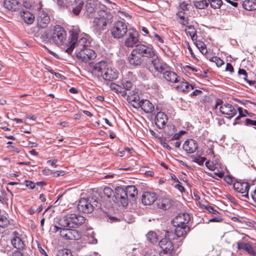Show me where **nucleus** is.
Wrapping results in <instances>:
<instances>
[{"label": "nucleus", "instance_id": "nucleus-1", "mask_svg": "<svg viewBox=\"0 0 256 256\" xmlns=\"http://www.w3.org/2000/svg\"><path fill=\"white\" fill-rule=\"evenodd\" d=\"M40 38L44 44L53 43L59 46L65 43L66 32L62 26L56 25L52 33L50 34L49 30H46L41 34Z\"/></svg>", "mask_w": 256, "mask_h": 256}, {"label": "nucleus", "instance_id": "nucleus-2", "mask_svg": "<svg viewBox=\"0 0 256 256\" xmlns=\"http://www.w3.org/2000/svg\"><path fill=\"white\" fill-rule=\"evenodd\" d=\"M80 30L73 28L70 32V41L68 47L66 52L70 54L74 48L78 47L79 50L83 49L84 47L88 46L90 44L89 36L86 34H79Z\"/></svg>", "mask_w": 256, "mask_h": 256}, {"label": "nucleus", "instance_id": "nucleus-3", "mask_svg": "<svg viewBox=\"0 0 256 256\" xmlns=\"http://www.w3.org/2000/svg\"><path fill=\"white\" fill-rule=\"evenodd\" d=\"M113 16L107 10H100L98 12V16L95 17L93 22L94 29L102 32L106 29L107 26L112 22Z\"/></svg>", "mask_w": 256, "mask_h": 256}, {"label": "nucleus", "instance_id": "nucleus-4", "mask_svg": "<svg viewBox=\"0 0 256 256\" xmlns=\"http://www.w3.org/2000/svg\"><path fill=\"white\" fill-rule=\"evenodd\" d=\"M96 0H70V3L74 6L72 12L76 16L80 14L83 6L86 2V14L88 16L95 12L96 8Z\"/></svg>", "mask_w": 256, "mask_h": 256}, {"label": "nucleus", "instance_id": "nucleus-5", "mask_svg": "<svg viewBox=\"0 0 256 256\" xmlns=\"http://www.w3.org/2000/svg\"><path fill=\"white\" fill-rule=\"evenodd\" d=\"M85 218L78 214L68 213L59 220L58 224L63 227L76 228L84 223Z\"/></svg>", "mask_w": 256, "mask_h": 256}, {"label": "nucleus", "instance_id": "nucleus-6", "mask_svg": "<svg viewBox=\"0 0 256 256\" xmlns=\"http://www.w3.org/2000/svg\"><path fill=\"white\" fill-rule=\"evenodd\" d=\"M101 204L98 198L94 196L86 198H82L77 206L78 210L86 214L92 212L94 208H100Z\"/></svg>", "mask_w": 256, "mask_h": 256}, {"label": "nucleus", "instance_id": "nucleus-7", "mask_svg": "<svg viewBox=\"0 0 256 256\" xmlns=\"http://www.w3.org/2000/svg\"><path fill=\"white\" fill-rule=\"evenodd\" d=\"M128 32V26L124 21L118 20L115 22L110 30L112 36L115 39L122 38Z\"/></svg>", "mask_w": 256, "mask_h": 256}, {"label": "nucleus", "instance_id": "nucleus-8", "mask_svg": "<svg viewBox=\"0 0 256 256\" xmlns=\"http://www.w3.org/2000/svg\"><path fill=\"white\" fill-rule=\"evenodd\" d=\"M174 226L176 227L174 232L170 231L165 232V236L169 240H175L176 238H184L190 230V228L187 225H179Z\"/></svg>", "mask_w": 256, "mask_h": 256}, {"label": "nucleus", "instance_id": "nucleus-9", "mask_svg": "<svg viewBox=\"0 0 256 256\" xmlns=\"http://www.w3.org/2000/svg\"><path fill=\"white\" fill-rule=\"evenodd\" d=\"M139 56L147 58H152L156 55V51L151 44H138L134 48Z\"/></svg>", "mask_w": 256, "mask_h": 256}, {"label": "nucleus", "instance_id": "nucleus-10", "mask_svg": "<svg viewBox=\"0 0 256 256\" xmlns=\"http://www.w3.org/2000/svg\"><path fill=\"white\" fill-rule=\"evenodd\" d=\"M219 105H220L218 108L220 112L226 115V117L228 118H231L237 114L236 110L231 104L226 102H222V104H220V102H218L216 105L215 108L217 109Z\"/></svg>", "mask_w": 256, "mask_h": 256}, {"label": "nucleus", "instance_id": "nucleus-11", "mask_svg": "<svg viewBox=\"0 0 256 256\" xmlns=\"http://www.w3.org/2000/svg\"><path fill=\"white\" fill-rule=\"evenodd\" d=\"M139 42V34L134 30H130L124 40V46L126 48H132L138 44Z\"/></svg>", "mask_w": 256, "mask_h": 256}, {"label": "nucleus", "instance_id": "nucleus-12", "mask_svg": "<svg viewBox=\"0 0 256 256\" xmlns=\"http://www.w3.org/2000/svg\"><path fill=\"white\" fill-rule=\"evenodd\" d=\"M114 202L120 203L123 206H128V198L126 194L124 188L118 186L115 188Z\"/></svg>", "mask_w": 256, "mask_h": 256}, {"label": "nucleus", "instance_id": "nucleus-13", "mask_svg": "<svg viewBox=\"0 0 256 256\" xmlns=\"http://www.w3.org/2000/svg\"><path fill=\"white\" fill-rule=\"evenodd\" d=\"M172 240H169L165 236V238L162 239L158 244L163 250L162 256H172L174 248V244L172 242Z\"/></svg>", "mask_w": 256, "mask_h": 256}, {"label": "nucleus", "instance_id": "nucleus-14", "mask_svg": "<svg viewBox=\"0 0 256 256\" xmlns=\"http://www.w3.org/2000/svg\"><path fill=\"white\" fill-rule=\"evenodd\" d=\"M151 58L150 64L154 68L156 72L162 74L167 70L168 66L158 56L156 53L154 56Z\"/></svg>", "mask_w": 256, "mask_h": 256}, {"label": "nucleus", "instance_id": "nucleus-15", "mask_svg": "<svg viewBox=\"0 0 256 256\" xmlns=\"http://www.w3.org/2000/svg\"><path fill=\"white\" fill-rule=\"evenodd\" d=\"M96 56L95 52L90 48H83L77 53V57L84 62L93 60Z\"/></svg>", "mask_w": 256, "mask_h": 256}, {"label": "nucleus", "instance_id": "nucleus-16", "mask_svg": "<svg viewBox=\"0 0 256 256\" xmlns=\"http://www.w3.org/2000/svg\"><path fill=\"white\" fill-rule=\"evenodd\" d=\"M234 188L238 192L243 194V197L249 198L248 192L250 186L248 183L236 182L234 184Z\"/></svg>", "mask_w": 256, "mask_h": 256}, {"label": "nucleus", "instance_id": "nucleus-17", "mask_svg": "<svg viewBox=\"0 0 256 256\" xmlns=\"http://www.w3.org/2000/svg\"><path fill=\"white\" fill-rule=\"evenodd\" d=\"M108 66V64L104 61L98 62L92 66V74L98 78H100Z\"/></svg>", "mask_w": 256, "mask_h": 256}, {"label": "nucleus", "instance_id": "nucleus-18", "mask_svg": "<svg viewBox=\"0 0 256 256\" xmlns=\"http://www.w3.org/2000/svg\"><path fill=\"white\" fill-rule=\"evenodd\" d=\"M50 19L48 14L43 10L40 11L37 18L38 26L41 28H46Z\"/></svg>", "mask_w": 256, "mask_h": 256}, {"label": "nucleus", "instance_id": "nucleus-19", "mask_svg": "<svg viewBox=\"0 0 256 256\" xmlns=\"http://www.w3.org/2000/svg\"><path fill=\"white\" fill-rule=\"evenodd\" d=\"M190 220V215L188 213H182L177 215L173 220L172 222L174 226L179 225H186Z\"/></svg>", "mask_w": 256, "mask_h": 256}, {"label": "nucleus", "instance_id": "nucleus-20", "mask_svg": "<svg viewBox=\"0 0 256 256\" xmlns=\"http://www.w3.org/2000/svg\"><path fill=\"white\" fill-rule=\"evenodd\" d=\"M182 148L188 154L194 153L198 148V144L194 140L188 139L183 144Z\"/></svg>", "mask_w": 256, "mask_h": 256}, {"label": "nucleus", "instance_id": "nucleus-21", "mask_svg": "<svg viewBox=\"0 0 256 256\" xmlns=\"http://www.w3.org/2000/svg\"><path fill=\"white\" fill-rule=\"evenodd\" d=\"M168 121L167 115L163 112H158L155 116V124L156 126L160 128H163Z\"/></svg>", "mask_w": 256, "mask_h": 256}, {"label": "nucleus", "instance_id": "nucleus-22", "mask_svg": "<svg viewBox=\"0 0 256 256\" xmlns=\"http://www.w3.org/2000/svg\"><path fill=\"white\" fill-rule=\"evenodd\" d=\"M101 77L106 80L112 81L117 78L118 72L116 70L108 66Z\"/></svg>", "mask_w": 256, "mask_h": 256}, {"label": "nucleus", "instance_id": "nucleus-23", "mask_svg": "<svg viewBox=\"0 0 256 256\" xmlns=\"http://www.w3.org/2000/svg\"><path fill=\"white\" fill-rule=\"evenodd\" d=\"M157 199L156 194L154 192H145L143 193L142 202L144 205H150Z\"/></svg>", "mask_w": 256, "mask_h": 256}, {"label": "nucleus", "instance_id": "nucleus-24", "mask_svg": "<svg viewBox=\"0 0 256 256\" xmlns=\"http://www.w3.org/2000/svg\"><path fill=\"white\" fill-rule=\"evenodd\" d=\"M128 60L130 64L134 66H140L143 61L141 56L138 55L134 49L131 52Z\"/></svg>", "mask_w": 256, "mask_h": 256}, {"label": "nucleus", "instance_id": "nucleus-25", "mask_svg": "<svg viewBox=\"0 0 256 256\" xmlns=\"http://www.w3.org/2000/svg\"><path fill=\"white\" fill-rule=\"evenodd\" d=\"M4 7L12 12H16L20 10V4L16 0H4Z\"/></svg>", "mask_w": 256, "mask_h": 256}, {"label": "nucleus", "instance_id": "nucleus-26", "mask_svg": "<svg viewBox=\"0 0 256 256\" xmlns=\"http://www.w3.org/2000/svg\"><path fill=\"white\" fill-rule=\"evenodd\" d=\"M136 107H140L146 113H151L154 110L153 104L147 100H141L138 102Z\"/></svg>", "mask_w": 256, "mask_h": 256}, {"label": "nucleus", "instance_id": "nucleus-27", "mask_svg": "<svg viewBox=\"0 0 256 256\" xmlns=\"http://www.w3.org/2000/svg\"><path fill=\"white\" fill-rule=\"evenodd\" d=\"M20 16L23 21L28 24H32L34 20V15L27 10L21 11Z\"/></svg>", "mask_w": 256, "mask_h": 256}, {"label": "nucleus", "instance_id": "nucleus-28", "mask_svg": "<svg viewBox=\"0 0 256 256\" xmlns=\"http://www.w3.org/2000/svg\"><path fill=\"white\" fill-rule=\"evenodd\" d=\"M162 74H163L164 77L168 81L174 83L178 82V76L175 72L170 70L169 66H168L166 70L162 72Z\"/></svg>", "mask_w": 256, "mask_h": 256}, {"label": "nucleus", "instance_id": "nucleus-29", "mask_svg": "<svg viewBox=\"0 0 256 256\" xmlns=\"http://www.w3.org/2000/svg\"><path fill=\"white\" fill-rule=\"evenodd\" d=\"M127 198H128V202L132 198V200L135 199V198L138 195V190L136 187L134 186H128L124 188Z\"/></svg>", "mask_w": 256, "mask_h": 256}, {"label": "nucleus", "instance_id": "nucleus-30", "mask_svg": "<svg viewBox=\"0 0 256 256\" xmlns=\"http://www.w3.org/2000/svg\"><path fill=\"white\" fill-rule=\"evenodd\" d=\"M237 248L238 250H243L247 252L250 256H254L256 254V252L254 248L248 243L238 242L237 244Z\"/></svg>", "mask_w": 256, "mask_h": 256}, {"label": "nucleus", "instance_id": "nucleus-31", "mask_svg": "<svg viewBox=\"0 0 256 256\" xmlns=\"http://www.w3.org/2000/svg\"><path fill=\"white\" fill-rule=\"evenodd\" d=\"M244 8L252 11L256 10V0H245L242 2Z\"/></svg>", "mask_w": 256, "mask_h": 256}, {"label": "nucleus", "instance_id": "nucleus-32", "mask_svg": "<svg viewBox=\"0 0 256 256\" xmlns=\"http://www.w3.org/2000/svg\"><path fill=\"white\" fill-rule=\"evenodd\" d=\"M11 242L14 247L18 250L23 249L24 246V242L18 236H14L11 240Z\"/></svg>", "mask_w": 256, "mask_h": 256}, {"label": "nucleus", "instance_id": "nucleus-33", "mask_svg": "<svg viewBox=\"0 0 256 256\" xmlns=\"http://www.w3.org/2000/svg\"><path fill=\"white\" fill-rule=\"evenodd\" d=\"M185 32L187 34H188L192 40L196 39V32L194 26L192 25L186 26L185 28Z\"/></svg>", "mask_w": 256, "mask_h": 256}, {"label": "nucleus", "instance_id": "nucleus-34", "mask_svg": "<svg viewBox=\"0 0 256 256\" xmlns=\"http://www.w3.org/2000/svg\"><path fill=\"white\" fill-rule=\"evenodd\" d=\"M66 240H75L79 238L80 235L78 230L68 228Z\"/></svg>", "mask_w": 256, "mask_h": 256}, {"label": "nucleus", "instance_id": "nucleus-35", "mask_svg": "<svg viewBox=\"0 0 256 256\" xmlns=\"http://www.w3.org/2000/svg\"><path fill=\"white\" fill-rule=\"evenodd\" d=\"M178 88L181 91L185 92H190V89H194L193 86L189 84L187 82H182L180 85L177 86Z\"/></svg>", "mask_w": 256, "mask_h": 256}, {"label": "nucleus", "instance_id": "nucleus-36", "mask_svg": "<svg viewBox=\"0 0 256 256\" xmlns=\"http://www.w3.org/2000/svg\"><path fill=\"white\" fill-rule=\"evenodd\" d=\"M194 4L196 9H205L210 4L209 0H202L200 1H194Z\"/></svg>", "mask_w": 256, "mask_h": 256}, {"label": "nucleus", "instance_id": "nucleus-37", "mask_svg": "<svg viewBox=\"0 0 256 256\" xmlns=\"http://www.w3.org/2000/svg\"><path fill=\"white\" fill-rule=\"evenodd\" d=\"M172 206V201L169 198H164L162 199L160 202L158 203V206L163 210H167Z\"/></svg>", "mask_w": 256, "mask_h": 256}, {"label": "nucleus", "instance_id": "nucleus-38", "mask_svg": "<svg viewBox=\"0 0 256 256\" xmlns=\"http://www.w3.org/2000/svg\"><path fill=\"white\" fill-rule=\"evenodd\" d=\"M146 238L148 241L152 244H156L158 241V236L154 232H150L146 234Z\"/></svg>", "mask_w": 256, "mask_h": 256}, {"label": "nucleus", "instance_id": "nucleus-39", "mask_svg": "<svg viewBox=\"0 0 256 256\" xmlns=\"http://www.w3.org/2000/svg\"><path fill=\"white\" fill-rule=\"evenodd\" d=\"M104 194L108 198H112L114 202V198L115 192L109 187H105L103 190Z\"/></svg>", "mask_w": 256, "mask_h": 256}, {"label": "nucleus", "instance_id": "nucleus-40", "mask_svg": "<svg viewBox=\"0 0 256 256\" xmlns=\"http://www.w3.org/2000/svg\"><path fill=\"white\" fill-rule=\"evenodd\" d=\"M210 7L214 9L220 8L223 2L222 0H209Z\"/></svg>", "mask_w": 256, "mask_h": 256}, {"label": "nucleus", "instance_id": "nucleus-41", "mask_svg": "<svg viewBox=\"0 0 256 256\" xmlns=\"http://www.w3.org/2000/svg\"><path fill=\"white\" fill-rule=\"evenodd\" d=\"M190 158L192 159V162L198 164L200 166H202L206 160V158L204 157L196 156L194 155L191 156Z\"/></svg>", "mask_w": 256, "mask_h": 256}, {"label": "nucleus", "instance_id": "nucleus-42", "mask_svg": "<svg viewBox=\"0 0 256 256\" xmlns=\"http://www.w3.org/2000/svg\"><path fill=\"white\" fill-rule=\"evenodd\" d=\"M121 84L122 86V88L127 90H130L132 86V82L126 80H123L122 81Z\"/></svg>", "mask_w": 256, "mask_h": 256}, {"label": "nucleus", "instance_id": "nucleus-43", "mask_svg": "<svg viewBox=\"0 0 256 256\" xmlns=\"http://www.w3.org/2000/svg\"><path fill=\"white\" fill-rule=\"evenodd\" d=\"M238 110L239 112V116L236 118L235 122L233 124L234 125L240 124L239 120L240 119V118L246 116V114H244V112H243L242 108H238Z\"/></svg>", "mask_w": 256, "mask_h": 256}, {"label": "nucleus", "instance_id": "nucleus-44", "mask_svg": "<svg viewBox=\"0 0 256 256\" xmlns=\"http://www.w3.org/2000/svg\"><path fill=\"white\" fill-rule=\"evenodd\" d=\"M9 224L8 220L4 216H0V227L5 228Z\"/></svg>", "mask_w": 256, "mask_h": 256}, {"label": "nucleus", "instance_id": "nucleus-45", "mask_svg": "<svg viewBox=\"0 0 256 256\" xmlns=\"http://www.w3.org/2000/svg\"><path fill=\"white\" fill-rule=\"evenodd\" d=\"M22 6L26 8H31L34 2L33 0H23Z\"/></svg>", "mask_w": 256, "mask_h": 256}, {"label": "nucleus", "instance_id": "nucleus-46", "mask_svg": "<svg viewBox=\"0 0 256 256\" xmlns=\"http://www.w3.org/2000/svg\"><path fill=\"white\" fill-rule=\"evenodd\" d=\"M72 253L70 250L64 249L58 252V256H72Z\"/></svg>", "mask_w": 256, "mask_h": 256}, {"label": "nucleus", "instance_id": "nucleus-47", "mask_svg": "<svg viewBox=\"0 0 256 256\" xmlns=\"http://www.w3.org/2000/svg\"><path fill=\"white\" fill-rule=\"evenodd\" d=\"M128 100L130 102H140V97L138 95L134 94V96H128Z\"/></svg>", "mask_w": 256, "mask_h": 256}, {"label": "nucleus", "instance_id": "nucleus-48", "mask_svg": "<svg viewBox=\"0 0 256 256\" xmlns=\"http://www.w3.org/2000/svg\"><path fill=\"white\" fill-rule=\"evenodd\" d=\"M206 166L210 170H214L216 168V164H214V163H212L210 161H207L206 164Z\"/></svg>", "mask_w": 256, "mask_h": 256}, {"label": "nucleus", "instance_id": "nucleus-49", "mask_svg": "<svg viewBox=\"0 0 256 256\" xmlns=\"http://www.w3.org/2000/svg\"><path fill=\"white\" fill-rule=\"evenodd\" d=\"M205 208L210 213L214 214H219L218 210L214 209L212 206H205Z\"/></svg>", "mask_w": 256, "mask_h": 256}, {"label": "nucleus", "instance_id": "nucleus-50", "mask_svg": "<svg viewBox=\"0 0 256 256\" xmlns=\"http://www.w3.org/2000/svg\"><path fill=\"white\" fill-rule=\"evenodd\" d=\"M180 8L182 10V11L188 10H189L190 4L186 3V2H182L180 4Z\"/></svg>", "mask_w": 256, "mask_h": 256}, {"label": "nucleus", "instance_id": "nucleus-51", "mask_svg": "<svg viewBox=\"0 0 256 256\" xmlns=\"http://www.w3.org/2000/svg\"><path fill=\"white\" fill-rule=\"evenodd\" d=\"M24 182L26 183V186L29 188L30 189H34L36 187V183L32 181L25 180Z\"/></svg>", "mask_w": 256, "mask_h": 256}, {"label": "nucleus", "instance_id": "nucleus-52", "mask_svg": "<svg viewBox=\"0 0 256 256\" xmlns=\"http://www.w3.org/2000/svg\"><path fill=\"white\" fill-rule=\"evenodd\" d=\"M245 124L246 126H256V120L246 118L244 120Z\"/></svg>", "mask_w": 256, "mask_h": 256}, {"label": "nucleus", "instance_id": "nucleus-53", "mask_svg": "<svg viewBox=\"0 0 256 256\" xmlns=\"http://www.w3.org/2000/svg\"><path fill=\"white\" fill-rule=\"evenodd\" d=\"M110 88L112 90H114L117 92H119L120 91V90L122 88V87L121 86L116 84L114 83H112L110 84Z\"/></svg>", "mask_w": 256, "mask_h": 256}, {"label": "nucleus", "instance_id": "nucleus-54", "mask_svg": "<svg viewBox=\"0 0 256 256\" xmlns=\"http://www.w3.org/2000/svg\"><path fill=\"white\" fill-rule=\"evenodd\" d=\"M200 46H198V48L200 49V52L203 54H205L207 53V49L206 47L205 46V45L204 44L202 43L201 44H200Z\"/></svg>", "mask_w": 256, "mask_h": 256}, {"label": "nucleus", "instance_id": "nucleus-55", "mask_svg": "<svg viewBox=\"0 0 256 256\" xmlns=\"http://www.w3.org/2000/svg\"><path fill=\"white\" fill-rule=\"evenodd\" d=\"M68 228H62L60 230V234L61 236L63 237L66 239V236H67Z\"/></svg>", "mask_w": 256, "mask_h": 256}, {"label": "nucleus", "instance_id": "nucleus-56", "mask_svg": "<svg viewBox=\"0 0 256 256\" xmlns=\"http://www.w3.org/2000/svg\"><path fill=\"white\" fill-rule=\"evenodd\" d=\"M214 62L218 67L221 66L224 63L222 60L220 59V58L218 56Z\"/></svg>", "mask_w": 256, "mask_h": 256}, {"label": "nucleus", "instance_id": "nucleus-57", "mask_svg": "<svg viewBox=\"0 0 256 256\" xmlns=\"http://www.w3.org/2000/svg\"><path fill=\"white\" fill-rule=\"evenodd\" d=\"M180 22L183 26H187L188 24V17H186L184 18L180 19Z\"/></svg>", "mask_w": 256, "mask_h": 256}, {"label": "nucleus", "instance_id": "nucleus-58", "mask_svg": "<svg viewBox=\"0 0 256 256\" xmlns=\"http://www.w3.org/2000/svg\"><path fill=\"white\" fill-rule=\"evenodd\" d=\"M250 196L253 200L256 202V187L254 189L252 190L250 192Z\"/></svg>", "mask_w": 256, "mask_h": 256}, {"label": "nucleus", "instance_id": "nucleus-59", "mask_svg": "<svg viewBox=\"0 0 256 256\" xmlns=\"http://www.w3.org/2000/svg\"><path fill=\"white\" fill-rule=\"evenodd\" d=\"M226 71H229L231 72H234V68H233L232 65L230 63L226 64Z\"/></svg>", "mask_w": 256, "mask_h": 256}, {"label": "nucleus", "instance_id": "nucleus-60", "mask_svg": "<svg viewBox=\"0 0 256 256\" xmlns=\"http://www.w3.org/2000/svg\"><path fill=\"white\" fill-rule=\"evenodd\" d=\"M240 102L242 103V104L244 105H247L248 104H250L254 105V106H256V102H250V100H242V101H240Z\"/></svg>", "mask_w": 256, "mask_h": 256}, {"label": "nucleus", "instance_id": "nucleus-61", "mask_svg": "<svg viewBox=\"0 0 256 256\" xmlns=\"http://www.w3.org/2000/svg\"><path fill=\"white\" fill-rule=\"evenodd\" d=\"M154 36L156 40L159 42H160L162 44L164 43L163 40L161 38V37L158 34H154Z\"/></svg>", "mask_w": 256, "mask_h": 256}, {"label": "nucleus", "instance_id": "nucleus-62", "mask_svg": "<svg viewBox=\"0 0 256 256\" xmlns=\"http://www.w3.org/2000/svg\"><path fill=\"white\" fill-rule=\"evenodd\" d=\"M180 138H181L180 134H179L178 132L176 133L172 136V137L171 138V140H179Z\"/></svg>", "mask_w": 256, "mask_h": 256}, {"label": "nucleus", "instance_id": "nucleus-63", "mask_svg": "<svg viewBox=\"0 0 256 256\" xmlns=\"http://www.w3.org/2000/svg\"><path fill=\"white\" fill-rule=\"evenodd\" d=\"M176 16L180 18V20L186 18L184 16V12L182 10L178 12L176 14Z\"/></svg>", "mask_w": 256, "mask_h": 256}, {"label": "nucleus", "instance_id": "nucleus-64", "mask_svg": "<svg viewBox=\"0 0 256 256\" xmlns=\"http://www.w3.org/2000/svg\"><path fill=\"white\" fill-rule=\"evenodd\" d=\"M12 256H23L22 254L19 251L15 250L12 252Z\"/></svg>", "mask_w": 256, "mask_h": 256}]
</instances>
